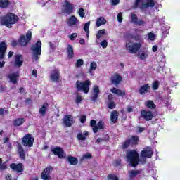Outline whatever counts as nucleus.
<instances>
[{"label": "nucleus", "mask_w": 180, "mask_h": 180, "mask_svg": "<svg viewBox=\"0 0 180 180\" xmlns=\"http://www.w3.org/2000/svg\"><path fill=\"white\" fill-rule=\"evenodd\" d=\"M119 117V112L116 110H114L111 112L110 120L112 123H115Z\"/></svg>", "instance_id": "nucleus-31"}, {"label": "nucleus", "mask_w": 180, "mask_h": 180, "mask_svg": "<svg viewBox=\"0 0 180 180\" xmlns=\"http://www.w3.org/2000/svg\"><path fill=\"white\" fill-rule=\"evenodd\" d=\"M49 109V103H44L42 106L39 108V113L41 116H46L47 110Z\"/></svg>", "instance_id": "nucleus-24"}, {"label": "nucleus", "mask_w": 180, "mask_h": 180, "mask_svg": "<svg viewBox=\"0 0 180 180\" xmlns=\"http://www.w3.org/2000/svg\"><path fill=\"white\" fill-rule=\"evenodd\" d=\"M89 86H91L90 80H86L85 82L77 80L76 82V88L80 92L88 94L89 92Z\"/></svg>", "instance_id": "nucleus-3"}, {"label": "nucleus", "mask_w": 180, "mask_h": 180, "mask_svg": "<svg viewBox=\"0 0 180 180\" xmlns=\"http://www.w3.org/2000/svg\"><path fill=\"white\" fill-rule=\"evenodd\" d=\"M158 86H160V83L158 82H155L153 84V89L156 91V89H158Z\"/></svg>", "instance_id": "nucleus-52"}, {"label": "nucleus", "mask_w": 180, "mask_h": 180, "mask_svg": "<svg viewBox=\"0 0 180 180\" xmlns=\"http://www.w3.org/2000/svg\"><path fill=\"white\" fill-rule=\"evenodd\" d=\"M67 47L68 57L72 58L74 57V48L71 45H68Z\"/></svg>", "instance_id": "nucleus-32"}, {"label": "nucleus", "mask_w": 180, "mask_h": 180, "mask_svg": "<svg viewBox=\"0 0 180 180\" xmlns=\"http://www.w3.org/2000/svg\"><path fill=\"white\" fill-rule=\"evenodd\" d=\"M89 26H91V21H89L84 24V32H89Z\"/></svg>", "instance_id": "nucleus-44"}, {"label": "nucleus", "mask_w": 180, "mask_h": 180, "mask_svg": "<svg viewBox=\"0 0 180 180\" xmlns=\"http://www.w3.org/2000/svg\"><path fill=\"white\" fill-rule=\"evenodd\" d=\"M141 0H136L135 1V8H140L141 9H147V8H153L155 4L154 3V0H146V3H143L142 5Z\"/></svg>", "instance_id": "nucleus-6"}, {"label": "nucleus", "mask_w": 180, "mask_h": 180, "mask_svg": "<svg viewBox=\"0 0 180 180\" xmlns=\"http://www.w3.org/2000/svg\"><path fill=\"white\" fill-rule=\"evenodd\" d=\"M92 158V155L91 153H86L83 155L82 160H89Z\"/></svg>", "instance_id": "nucleus-47"}, {"label": "nucleus", "mask_w": 180, "mask_h": 180, "mask_svg": "<svg viewBox=\"0 0 180 180\" xmlns=\"http://www.w3.org/2000/svg\"><path fill=\"white\" fill-rule=\"evenodd\" d=\"M117 20L120 23H122L123 21V16L122 15V13H119L117 15Z\"/></svg>", "instance_id": "nucleus-53"}, {"label": "nucleus", "mask_w": 180, "mask_h": 180, "mask_svg": "<svg viewBox=\"0 0 180 180\" xmlns=\"http://www.w3.org/2000/svg\"><path fill=\"white\" fill-rule=\"evenodd\" d=\"M74 123H75V121H74V117H72V115L64 116L63 124H65L66 127H71Z\"/></svg>", "instance_id": "nucleus-12"}, {"label": "nucleus", "mask_w": 180, "mask_h": 180, "mask_svg": "<svg viewBox=\"0 0 180 180\" xmlns=\"http://www.w3.org/2000/svg\"><path fill=\"white\" fill-rule=\"evenodd\" d=\"M100 46H101V47L103 49H106V47H108V41L106 40H103L101 43H100Z\"/></svg>", "instance_id": "nucleus-48"}, {"label": "nucleus", "mask_w": 180, "mask_h": 180, "mask_svg": "<svg viewBox=\"0 0 180 180\" xmlns=\"http://www.w3.org/2000/svg\"><path fill=\"white\" fill-rule=\"evenodd\" d=\"M141 116L142 117L144 118L145 120H151V119H153V112H150V111H146L143 110L141 112Z\"/></svg>", "instance_id": "nucleus-23"}, {"label": "nucleus", "mask_w": 180, "mask_h": 180, "mask_svg": "<svg viewBox=\"0 0 180 180\" xmlns=\"http://www.w3.org/2000/svg\"><path fill=\"white\" fill-rule=\"evenodd\" d=\"M138 57L142 61H146L148 57V51H141L138 53Z\"/></svg>", "instance_id": "nucleus-27"}, {"label": "nucleus", "mask_w": 180, "mask_h": 180, "mask_svg": "<svg viewBox=\"0 0 180 180\" xmlns=\"http://www.w3.org/2000/svg\"><path fill=\"white\" fill-rule=\"evenodd\" d=\"M96 67H98L96 62H91L89 70V74H92V71H95L96 70Z\"/></svg>", "instance_id": "nucleus-38"}, {"label": "nucleus", "mask_w": 180, "mask_h": 180, "mask_svg": "<svg viewBox=\"0 0 180 180\" xmlns=\"http://www.w3.org/2000/svg\"><path fill=\"white\" fill-rule=\"evenodd\" d=\"M53 172L52 167H47L44 169L41 174V179L43 180H51V173Z\"/></svg>", "instance_id": "nucleus-10"}, {"label": "nucleus", "mask_w": 180, "mask_h": 180, "mask_svg": "<svg viewBox=\"0 0 180 180\" xmlns=\"http://www.w3.org/2000/svg\"><path fill=\"white\" fill-rule=\"evenodd\" d=\"M8 49V46L5 42H0V60H3L5 57V53Z\"/></svg>", "instance_id": "nucleus-15"}, {"label": "nucleus", "mask_w": 180, "mask_h": 180, "mask_svg": "<svg viewBox=\"0 0 180 180\" xmlns=\"http://www.w3.org/2000/svg\"><path fill=\"white\" fill-rule=\"evenodd\" d=\"M151 87L150 84H144L143 86H141L139 89V93L141 95H144V94H147V92H150Z\"/></svg>", "instance_id": "nucleus-26"}, {"label": "nucleus", "mask_w": 180, "mask_h": 180, "mask_svg": "<svg viewBox=\"0 0 180 180\" xmlns=\"http://www.w3.org/2000/svg\"><path fill=\"white\" fill-rule=\"evenodd\" d=\"M105 34H106V30L103 29L98 30L96 35L97 39L96 43H99V39H101L103 36H105Z\"/></svg>", "instance_id": "nucleus-30"}, {"label": "nucleus", "mask_w": 180, "mask_h": 180, "mask_svg": "<svg viewBox=\"0 0 180 180\" xmlns=\"http://www.w3.org/2000/svg\"><path fill=\"white\" fill-rule=\"evenodd\" d=\"M68 161L70 165H77V164H78V159L75 157L69 156Z\"/></svg>", "instance_id": "nucleus-34"}, {"label": "nucleus", "mask_w": 180, "mask_h": 180, "mask_svg": "<svg viewBox=\"0 0 180 180\" xmlns=\"http://www.w3.org/2000/svg\"><path fill=\"white\" fill-rule=\"evenodd\" d=\"M141 156L143 160V164H146V158H151L153 157V150L150 148H145L141 152Z\"/></svg>", "instance_id": "nucleus-11"}, {"label": "nucleus", "mask_w": 180, "mask_h": 180, "mask_svg": "<svg viewBox=\"0 0 180 180\" xmlns=\"http://www.w3.org/2000/svg\"><path fill=\"white\" fill-rule=\"evenodd\" d=\"M129 141L131 146H137L139 143V136H132L129 139Z\"/></svg>", "instance_id": "nucleus-35"}, {"label": "nucleus", "mask_w": 180, "mask_h": 180, "mask_svg": "<svg viewBox=\"0 0 180 180\" xmlns=\"http://www.w3.org/2000/svg\"><path fill=\"white\" fill-rule=\"evenodd\" d=\"M86 120V116L82 115L80 118L81 123H85Z\"/></svg>", "instance_id": "nucleus-58"}, {"label": "nucleus", "mask_w": 180, "mask_h": 180, "mask_svg": "<svg viewBox=\"0 0 180 180\" xmlns=\"http://www.w3.org/2000/svg\"><path fill=\"white\" fill-rule=\"evenodd\" d=\"M76 103L79 104L81 103V102H82V96H81L80 95H77L76 96Z\"/></svg>", "instance_id": "nucleus-50"}, {"label": "nucleus", "mask_w": 180, "mask_h": 180, "mask_svg": "<svg viewBox=\"0 0 180 180\" xmlns=\"http://www.w3.org/2000/svg\"><path fill=\"white\" fill-rule=\"evenodd\" d=\"M82 65H84V60H82V59H78V60L76 61L75 67H76L77 68H79L82 67Z\"/></svg>", "instance_id": "nucleus-40"}, {"label": "nucleus", "mask_w": 180, "mask_h": 180, "mask_svg": "<svg viewBox=\"0 0 180 180\" xmlns=\"http://www.w3.org/2000/svg\"><path fill=\"white\" fill-rule=\"evenodd\" d=\"M131 22H133V23H136V22H137V15L134 13H131Z\"/></svg>", "instance_id": "nucleus-46"}, {"label": "nucleus", "mask_w": 180, "mask_h": 180, "mask_svg": "<svg viewBox=\"0 0 180 180\" xmlns=\"http://www.w3.org/2000/svg\"><path fill=\"white\" fill-rule=\"evenodd\" d=\"M23 123H25V119L18 118L13 121V126H21Z\"/></svg>", "instance_id": "nucleus-37"}, {"label": "nucleus", "mask_w": 180, "mask_h": 180, "mask_svg": "<svg viewBox=\"0 0 180 180\" xmlns=\"http://www.w3.org/2000/svg\"><path fill=\"white\" fill-rule=\"evenodd\" d=\"M32 57L34 60H39V56H41V41H38L31 47Z\"/></svg>", "instance_id": "nucleus-4"}, {"label": "nucleus", "mask_w": 180, "mask_h": 180, "mask_svg": "<svg viewBox=\"0 0 180 180\" xmlns=\"http://www.w3.org/2000/svg\"><path fill=\"white\" fill-rule=\"evenodd\" d=\"M32 76L35 77V78H37V70H32Z\"/></svg>", "instance_id": "nucleus-62"}, {"label": "nucleus", "mask_w": 180, "mask_h": 180, "mask_svg": "<svg viewBox=\"0 0 180 180\" xmlns=\"http://www.w3.org/2000/svg\"><path fill=\"white\" fill-rule=\"evenodd\" d=\"M129 146H131L130 141L127 140L123 143L122 148H127Z\"/></svg>", "instance_id": "nucleus-51"}, {"label": "nucleus", "mask_w": 180, "mask_h": 180, "mask_svg": "<svg viewBox=\"0 0 180 180\" xmlns=\"http://www.w3.org/2000/svg\"><path fill=\"white\" fill-rule=\"evenodd\" d=\"M9 143V139L8 137H5L3 139V144H7Z\"/></svg>", "instance_id": "nucleus-59"}, {"label": "nucleus", "mask_w": 180, "mask_h": 180, "mask_svg": "<svg viewBox=\"0 0 180 180\" xmlns=\"http://www.w3.org/2000/svg\"><path fill=\"white\" fill-rule=\"evenodd\" d=\"M127 161L132 167H137L139 165V153L136 150L127 152Z\"/></svg>", "instance_id": "nucleus-2"}, {"label": "nucleus", "mask_w": 180, "mask_h": 180, "mask_svg": "<svg viewBox=\"0 0 180 180\" xmlns=\"http://www.w3.org/2000/svg\"><path fill=\"white\" fill-rule=\"evenodd\" d=\"M107 178L108 180H119L117 176L112 174H108Z\"/></svg>", "instance_id": "nucleus-43"}, {"label": "nucleus", "mask_w": 180, "mask_h": 180, "mask_svg": "<svg viewBox=\"0 0 180 180\" xmlns=\"http://www.w3.org/2000/svg\"><path fill=\"white\" fill-rule=\"evenodd\" d=\"M115 106H116V103H115L113 101L110 102L108 105L109 109H113Z\"/></svg>", "instance_id": "nucleus-57"}, {"label": "nucleus", "mask_w": 180, "mask_h": 180, "mask_svg": "<svg viewBox=\"0 0 180 180\" xmlns=\"http://www.w3.org/2000/svg\"><path fill=\"white\" fill-rule=\"evenodd\" d=\"M126 49L131 54H136L141 49V44L129 41L126 44Z\"/></svg>", "instance_id": "nucleus-5"}, {"label": "nucleus", "mask_w": 180, "mask_h": 180, "mask_svg": "<svg viewBox=\"0 0 180 180\" xmlns=\"http://www.w3.org/2000/svg\"><path fill=\"white\" fill-rule=\"evenodd\" d=\"M10 168L13 169V171H16L17 172H22V171H23V165H22V163H19L18 165L12 163L10 165Z\"/></svg>", "instance_id": "nucleus-19"}, {"label": "nucleus", "mask_w": 180, "mask_h": 180, "mask_svg": "<svg viewBox=\"0 0 180 180\" xmlns=\"http://www.w3.org/2000/svg\"><path fill=\"white\" fill-rule=\"evenodd\" d=\"M19 78V73H11L8 75V79L10 80V82H12V84H16L18 82V79Z\"/></svg>", "instance_id": "nucleus-20"}, {"label": "nucleus", "mask_w": 180, "mask_h": 180, "mask_svg": "<svg viewBox=\"0 0 180 180\" xmlns=\"http://www.w3.org/2000/svg\"><path fill=\"white\" fill-rule=\"evenodd\" d=\"M103 25H106V19L103 17H100L97 18L96 22V27H99Z\"/></svg>", "instance_id": "nucleus-29"}, {"label": "nucleus", "mask_w": 180, "mask_h": 180, "mask_svg": "<svg viewBox=\"0 0 180 180\" xmlns=\"http://www.w3.org/2000/svg\"><path fill=\"white\" fill-rule=\"evenodd\" d=\"M17 148L20 158H21V160H26V154L25 153V150L23 149V147H22V145L18 144Z\"/></svg>", "instance_id": "nucleus-22"}, {"label": "nucleus", "mask_w": 180, "mask_h": 180, "mask_svg": "<svg viewBox=\"0 0 180 180\" xmlns=\"http://www.w3.org/2000/svg\"><path fill=\"white\" fill-rule=\"evenodd\" d=\"M157 50H158V46L154 45L152 47V51H153V53H155V52H157Z\"/></svg>", "instance_id": "nucleus-61"}, {"label": "nucleus", "mask_w": 180, "mask_h": 180, "mask_svg": "<svg viewBox=\"0 0 180 180\" xmlns=\"http://www.w3.org/2000/svg\"><path fill=\"white\" fill-rule=\"evenodd\" d=\"M111 2L112 5H118V4L120 2V0H111Z\"/></svg>", "instance_id": "nucleus-60"}, {"label": "nucleus", "mask_w": 180, "mask_h": 180, "mask_svg": "<svg viewBox=\"0 0 180 180\" xmlns=\"http://www.w3.org/2000/svg\"><path fill=\"white\" fill-rule=\"evenodd\" d=\"M135 25H137L138 26H143V25H146V22L142 20H136Z\"/></svg>", "instance_id": "nucleus-49"}, {"label": "nucleus", "mask_w": 180, "mask_h": 180, "mask_svg": "<svg viewBox=\"0 0 180 180\" xmlns=\"http://www.w3.org/2000/svg\"><path fill=\"white\" fill-rule=\"evenodd\" d=\"M77 13L82 19H84V18L85 17V11L84 10V8H79Z\"/></svg>", "instance_id": "nucleus-42"}, {"label": "nucleus", "mask_w": 180, "mask_h": 180, "mask_svg": "<svg viewBox=\"0 0 180 180\" xmlns=\"http://www.w3.org/2000/svg\"><path fill=\"white\" fill-rule=\"evenodd\" d=\"M9 6L8 0H0V8H8Z\"/></svg>", "instance_id": "nucleus-39"}, {"label": "nucleus", "mask_w": 180, "mask_h": 180, "mask_svg": "<svg viewBox=\"0 0 180 180\" xmlns=\"http://www.w3.org/2000/svg\"><path fill=\"white\" fill-rule=\"evenodd\" d=\"M19 22V17L14 13H8L6 15L0 18L1 26H6L8 29H12L13 25H16Z\"/></svg>", "instance_id": "nucleus-1"}, {"label": "nucleus", "mask_w": 180, "mask_h": 180, "mask_svg": "<svg viewBox=\"0 0 180 180\" xmlns=\"http://www.w3.org/2000/svg\"><path fill=\"white\" fill-rule=\"evenodd\" d=\"M78 34L77 33H72L71 35H70L69 38L70 40H75L77 39Z\"/></svg>", "instance_id": "nucleus-56"}, {"label": "nucleus", "mask_w": 180, "mask_h": 180, "mask_svg": "<svg viewBox=\"0 0 180 180\" xmlns=\"http://www.w3.org/2000/svg\"><path fill=\"white\" fill-rule=\"evenodd\" d=\"M33 143H34V138L32 137V135L29 134L22 138V144L24 145L25 147H32Z\"/></svg>", "instance_id": "nucleus-8"}, {"label": "nucleus", "mask_w": 180, "mask_h": 180, "mask_svg": "<svg viewBox=\"0 0 180 180\" xmlns=\"http://www.w3.org/2000/svg\"><path fill=\"white\" fill-rule=\"evenodd\" d=\"M101 90H99V86L94 85L93 86L94 96L91 97V100L95 101L98 99V95H99Z\"/></svg>", "instance_id": "nucleus-21"}, {"label": "nucleus", "mask_w": 180, "mask_h": 180, "mask_svg": "<svg viewBox=\"0 0 180 180\" xmlns=\"http://www.w3.org/2000/svg\"><path fill=\"white\" fill-rule=\"evenodd\" d=\"M89 133L87 131H84V133L80 132L77 134V139L78 140H86V137L89 136Z\"/></svg>", "instance_id": "nucleus-33"}, {"label": "nucleus", "mask_w": 180, "mask_h": 180, "mask_svg": "<svg viewBox=\"0 0 180 180\" xmlns=\"http://www.w3.org/2000/svg\"><path fill=\"white\" fill-rule=\"evenodd\" d=\"M81 22L75 15H72L68 20L67 25L70 27H75V29H78L79 27V25Z\"/></svg>", "instance_id": "nucleus-9"}, {"label": "nucleus", "mask_w": 180, "mask_h": 180, "mask_svg": "<svg viewBox=\"0 0 180 180\" xmlns=\"http://www.w3.org/2000/svg\"><path fill=\"white\" fill-rule=\"evenodd\" d=\"M15 58L14 65L15 67H22L23 65V56L22 55H15Z\"/></svg>", "instance_id": "nucleus-17"}, {"label": "nucleus", "mask_w": 180, "mask_h": 180, "mask_svg": "<svg viewBox=\"0 0 180 180\" xmlns=\"http://www.w3.org/2000/svg\"><path fill=\"white\" fill-rule=\"evenodd\" d=\"M105 129V122H103L102 120H100V121L98 122L96 127H95L94 128H93V131H94V133H98V131L99 130H102V129Z\"/></svg>", "instance_id": "nucleus-25"}, {"label": "nucleus", "mask_w": 180, "mask_h": 180, "mask_svg": "<svg viewBox=\"0 0 180 180\" xmlns=\"http://www.w3.org/2000/svg\"><path fill=\"white\" fill-rule=\"evenodd\" d=\"M6 180H12V175L11 174H7L6 177Z\"/></svg>", "instance_id": "nucleus-63"}, {"label": "nucleus", "mask_w": 180, "mask_h": 180, "mask_svg": "<svg viewBox=\"0 0 180 180\" xmlns=\"http://www.w3.org/2000/svg\"><path fill=\"white\" fill-rule=\"evenodd\" d=\"M64 13L67 15H70L74 12V6L70 4L68 1H65Z\"/></svg>", "instance_id": "nucleus-13"}, {"label": "nucleus", "mask_w": 180, "mask_h": 180, "mask_svg": "<svg viewBox=\"0 0 180 180\" xmlns=\"http://www.w3.org/2000/svg\"><path fill=\"white\" fill-rule=\"evenodd\" d=\"M148 40L154 41L155 40V34L153 32H150L148 34Z\"/></svg>", "instance_id": "nucleus-45"}, {"label": "nucleus", "mask_w": 180, "mask_h": 180, "mask_svg": "<svg viewBox=\"0 0 180 180\" xmlns=\"http://www.w3.org/2000/svg\"><path fill=\"white\" fill-rule=\"evenodd\" d=\"M110 92H112V94H115V95H119L120 96H124V95H126L125 91L120 90L116 88L111 89Z\"/></svg>", "instance_id": "nucleus-28"}, {"label": "nucleus", "mask_w": 180, "mask_h": 180, "mask_svg": "<svg viewBox=\"0 0 180 180\" xmlns=\"http://www.w3.org/2000/svg\"><path fill=\"white\" fill-rule=\"evenodd\" d=\"M146 106L150 109H154V108H155V104H154V102L153 101H148L146 103Z\"/></svg>", "instance_id": "nucleus-41"}, {"label": "nucleus", "mask_w": 180, "mask_h": 180, "mask_svg": "<svg viewBox=\"0 0 180 180\" xmlns=\"http://www.w3.org/2000/svg\"><path fill=\"white\" fill-rule=\"evenodd\" d=\"M140 174V170H131L129 172V176L131 179H133Z\"/></svg>", "instance_id": "nucleus-36"}, {"label": "nucleus", "mask_w": 180, "mask_h": 180, "mask_svg": "<svg viewBox=\"0 0 180 180\" xmlns=\"http://www.w3.org/2000/svg\"><path fill=\"white\" fill-rule=\"evenodd\" d=\"M4 169H6V163L4 162L0 165V171H4Z\"/></svg>", "instance_id": "nucleus-54"}, {"label": "nucleus", "mask_w": 180, "mask_h": 180, "mask_svg": "<svg viewBox=\"0 0 180 180\" xmlns=\"http://www.w3.org/2000/svg\"><path fill=\"white\" fill-rule=\"evenodd\" d=\"M52 153H53L55 155H57L58 158H63V157H64V151L60 147H56L53 149Z\"/></svg>", "instance_id": "nucleus-18"}, {"label": "nucleus", "mask_w": 180, "mask_h": 180, "mask_svg": "<svg viewBox=\"0 0 180 180\" xmlns=\"http://www.w3.org/2000/svg\"><path fill=\"white\" fill-rule=\"evenodd\" d=\"M90 126H91V127H93V129H94V127H96V126H97L96 121L95 120H91L90 122Z\"/></svg>", "instance_id": "nucleus-55"}, {"label": "nucleus", "mask_w": 180, "mask_h": 180, "mask_svg": "<svg viewBox=\"0 0 180 180\" xmlns=\"http://www.w3.org/2000/svg\"><path fill=\"white\" fill-rule=\"evenodd\" d=\"M123 78L121 77L120 75L116 73L111 77V82L114 85H119Z\"/></svg>", "instance_id": "nucleus-16"}, {"label": "nucleus", "mask_w": 180, "mask_h": 180, "mask_svg": "<svg viewBox=\"0 0 180 180\" xmlns=\"http://www.w3.org/2000/svg\"><path fill=\"white\" fill-rule=\"evenodd\" d=\"M4 113H6V110H4V108H0V115H4Z\"/></svg>", "instance_id": "nucleus-64"}, {"label": "nucleus", "mask_w": 180, "mask_h": 180, "mask_svg": "<svg viewBox=\"0 0 180 180\" xmlns=\"http://www.w3.org/2000/svg\"><path fill=\"white\" fill-rule=\"evenodd\" d=\"M32 40V31H27L26 35H22L19 39L20 46H27V43Z\"/></svg>", "instance_id": "nucleus-7"}, {"label": "nucleus", "mask_w": 180, "mask_h": 180, "mask_svg": "<svg viewBox=\"0 0 180 180\" xmlns=\"http://www.w3.org/2000/svg\"><path fill=\"white\" fill-rule=\"evenodd\" d=\"M51 79L53 82H58L60 81V70L55 69L51 72Z\"/></svg>", "instance_id": "nucleus-14"}]
</instances>
